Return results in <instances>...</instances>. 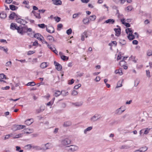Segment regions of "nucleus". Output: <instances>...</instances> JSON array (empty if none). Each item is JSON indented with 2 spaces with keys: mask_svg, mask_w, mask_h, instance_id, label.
Returning a JSON list of instances; mask_svg holds the SVG:
<instances>
[{
  "mask_svg": "<svg viewBox=\"0 0 152 152\" xmlns=\"http://www.w3.org/2000/svg\"><path fill=\"white\" fill-rule=\"evenodd\" d=\"M12 64V62L11 61L7 62L6 64V66H10Z\"/></svg>",
  "mask_w": 152,
  "mask_h": 152,
  "instance_id": "obj_61",
  "label": "nucleus"
},
{
  "mask_svg": "<svg viewBox=\"0 0 152 152\" xmlns=\"http://www.w3.org/2000/svg\"><path fill=\"white\" fill-rule=\"evenodd\" d=\"M81 85L80 84H79L77 85H76L74 86V88L76 89H78L79 87H81Z\"/></svg>",
  "mask_w": 152,
  "mask_h": 152,
  "instance_id": "obj_57",
  "label": "nucleus"
},
{
  "mask_svg": "<svg viewBox=\"0 0 152 152\" xmlns=\"http://www.w3.org/2000/svg\"><path fill=\"white\" fill-rule=\"evenodd\" d=\"M126 64V62L124 60H121L119 62V65L122 67L123 66Z\"/></svg>",
  "mask_w": 152,
  "mask_h": 152,
  "instance_id": "obj_35",
  "label": "nucleus"
},
{
  "mask_svg": "<svg viewBox=\"0 0 152 152\" xmlns=\"http://www.w3.org/2000/svg\"><path fill=\"white\" fill-rule=\"evenodd\" d=\"M16 125L18 130H20L26 127V126L25 125Z\"/></svg>",
  "mask_w": 152,
  "mask_h": 152,
  "instance_id": "obj_32",
  "label": "nucleus"
},
{
  "mask_svg": "<svg viewBox=\"0 0 152 152\" xmlns=\"http://www.w3.org/2000/svg\"><path fill=\"white\" fill-rule=\"evenodd\" d=\"M61 94V92L59 91H56L54 93V95L55 96L57 97Z\"/></svg>",
  "mask_w": 152,
  "mask_h": 152,
  "instance_id": "obj_31",
  "label": "nucleus"
},
{
  "mask_svg": "<svg viewBox=\"0 0 152 152\" xmlns=\"http://www.w3.org/2000/svg\"><path fill=\"white\" fill-rule=\"evenodd\" d=\"M72 104L75 107H79L81 106L83 104V102H78L75 103H72Z\"/></svg>",
  "mask_w": 152,
  "mask_h": 152,
  "instance_id": "obj_16",
  "label": "nucleus"
},
{
  "mask_svg": "<svg viewBox=\"0 0 152 152\" xmlns=\"http://www.w3.org/2000/svg\"><path fill=\"white\" fill-rule=\"evenodd\" d=\"M36 85L35 83L34 82H32L28 83L26 85V86H33Z\"/></svg>",
  "mask_w": 152,
  "mask_h": 152,
  "instance_id": "obj_36",
  "label": "nucleus"
},
{
  "mask_svg": "<svg viewBox=\"0 0 152 152\" xmlns=\"http://www.w3.org/2000/svg\"><path fill=\"white\" fill-rule=\"evenodd\" d=\"M148 148L146 146L142 147L140 148V152H144L148 150Z\"/></svg>",
  "mask_w": 152,
  "mask_h": 152,
  "instance_id": "obj_25",
  "label": "nucleus"
},
{
  "mask_svg": "<svg viewBox=\"0 0 152 152\" xmlns=\"http://www.w3.org/2000/svg\"><path fill=\"white\" fill-rule=\"evenodd\" d=\"M34 37L39 41L42 39V38H43V37L40 34L38 33L35 34Z\"/></svg>",
  "mask_w": 152,
  "mask_h": 152,
  "instance_id": "obj_9",
  "label": "nucleus"
},
{
  "mask_svg": "<svg viewBox=\"0 0 152 152\" xmlns=\"http://www.w3.org/2000/svg\"><path fill=\"white\" fill-rule=\"evenodd\" d=\"M120 43L122 45H121V47H123V45H124L126 44V41L124 40H121L120 42Z\"/></svg>",
  "mask_w": 152,
  "mask_h": 152,
  "instance_id": "obj_42",
  "label": "nucleus"
},
{
  "mask_svg": "<svg viewBox=\"0 0 152 152\" xmlns=\"http://www.w3.org/2000/svg\"><path fill=\"white\" fill-rule=\"evenodd\" d=\"M99 115L98 114H96L93 116L91 117L90 119V121L92 122H95L98 120L100 118H98Z\"/></svg>",
  "mask_w": 152,
  "mask_h": 152,
  "instance_id": "obj_4",
  "label": "nucleus"
},
{
  "mask_svg": "<svg viewBox=\"0 0 152 152\" xmlns=\"http://www.w3.org/2000/svg\"><path fill=\"white\" fill-rule=\"evenodd\" d=\"M66 104L65 103H62L61 104V107L62 108H64L66 107Z\"/></svg>",
  "mask_w": 152,
  "mask_h": 152,
  "instance_id": "obj_64",
  "label": "nucleus"
},
{
  "mask_svg": "<svg viewBox=\"0 0 152 152\" xmlns=\"http://www.w3.org/2000/svg\"><path fill=\"white\" fill-rule=\"evenodd\" d=\"M122 86L121 83L120 81H118L117 84V86H116V88H118L121 87Z\"/></svg>",
  "mask_w": 152,
  "mask_h": 152,
  "instance_id": "obj_54",
  "label": "nucleus"
},
{
  "mask_svg": "<svg viewBox=\"0 0 152 152\" xmlns=\"http://www.w3.org/2000/svg\"><path fill=\"white\" fill-rule=\"evenodd\" d=\"M147 55L149 56L152 55V50H149L147 52Z\"/></svg>",
  "mask_w": 152,
  "mask_h": 152,
  "instance_id": "obj_46",
  "label": "nucleus"
},
{
  "mask_svg": "<svg viewBox=\"0 0 152 152\" xmlns=\"http://www.w3.org/2000/svg\"><path fill=\"white\" fill-rule=\"evenodd\" d=\"M125 110V107L123 106H121L115 110V113L116 115H121Z\"/></svg>",
  "mask_w": 152,
  "mask_h": 152,
  "instance_id": "obj_3",
  "label": "nucleus"
},
{
  "mask_svg": "<svg viewBox=\"0 0 152 152\" xmlns=\"http://www.w3.org/2000/svg\"><path fill=\"white\" fill-rule=\"evenodd\" d=\"M17 15L14 12H13L9 16V18L10 19H13Z\"/></svg>",
  "mask_w": 152,
  "mask_h": 152,
  "instance_id": "obj_24",
  "label": "nucleus"
},
{
  "mask_svg": "<svg viewBox=\"0 0 152 152\" xmlns=\"http://www.w3.org/2000/svg\"><path fill=\"white\" fill-rule=\"evenodd\" d=\"M61 94L64 96H65L66 95H67L69 94L68 92L66 90H63L61 91Z\"/></svg>",
  "mask_w": 152,
  "mask_h": 152,
  "instance_id": "obj_29",
  "label": "nucleus"
},
{
  "mask_svg": "<svg viewBox=\"0 0 152 152\" xmlns=\"http://www.w3.org/2000/svg\"><path fill=\"white\" fill-rule=\"evenodd\" d=\"M72 124V122L70 121H67L65 122L63 124V126L64 127H67L71 126Z\"/></svg>",
  "mask_w": 152,
  "mask_h": 152,
  "instance_id": "obj_11",
  "label": "nucleus"
},
{
  "mask_svg": "<svg viewBox=\"0 0 152 152\" xmlns=\"http://www.w3.org/2000/svg\"><path fill=\"white\" fill-rule=\"evenodd\" d=\"M10 9L12 10H15L17 9L18 7L13 5H11L10 6Z\"/></svg>",
  "mask_w": 152,
  "mask_h": 152,
  "instance_id": "obj_27",
  "label": "nucleus"
},
{
  "mask_svg": "<svg viewBox=\"0 0 152 152\" xmlns=\"http://www.w3.org/2000/svg\"><path fill=\"white\" fill-rule=\"evenodd\" d=\"M146 71L147 76L149 77H150V75L149 71V70H146Z\"/></svg>",
  "mask_w": 152,
  "mask_h": 152,
  "instance_id": "obj_63",
  "label": "nucleus"
},
{
  "mask_svg": "<svg viewBox=\"0 0 152 152\" xmlns=\"http://www.w3.org/2000/svg\"><path fill=\"white\" fill-rule=\"evenodd\" d=\"M54 64L56 66V69L58 71H61L62 69V66L58 63L56 62L55 61L54 62Z\"/></svg>",
  "mask_w": 152,
  "mask_h": 152,
  "instance_id": "obj_5",
  "label": "nucleus"
},
{
  "mask_svg": "<svg viewBox=\"0 0 152 152\" xmlns=\"http://www.w3.org/2000/svg\"><path fill=\"white\" fill-rule=\"evenodd\" d=\"M25 122L27 125H29L33 123V119H28L26 120Z\"/></svg>",
  "mask_w": 152,
  "mask_h": 152,
  "instance_id": "obj_18",
  "label": "nucleus"
},
{
  "mask_svg": "<svg viewBox=\"0 0 152 152\" xmlns=\"http://www.w3.org/2000/svg\"><path fill=\"white\" fill-rule=\"evenodd\" d=\"M151 129H148V128H147L144 131V134H146L148 133L149 131Z\"/></svg>",
  "mask_w": 152,
  "mask_h": 152,
  "instance_id": "obj_53",
  "label": "nucleus"
},
{
  "mask_svg": "<svg viewBox=\"0 0 152 152\" xmlns=\"http://www.w3.org/2000/svg\"><path fill=\"white\" fill-rule=\"evenodd\" d=\"M78 94V92L75 90H73L72 91V95L73 96H75L77 95Z\"/></svg>",
  "mask_w": 152,
  "mask_h": 152,
  "instance_id": "obj_45",
  "label": "nucleus"
},
{
  "mask_svg": "<svg viewBox=\"0 0 152 152\" xmlns=\"http://www.w3.org/2000/svg\"><path fill=\"white\" fill-rule=\"evenodd\" d=\"M114 30L115 32V35L116 36H118L119 34H121V29L120 28H115Z\"/></svg>",
  "mask_w": 152,
  "mask_h": 152,
  "instance_id": "obj_13",
  "label": "nucleus"
},
{
  "mask_svg": "<svg viewBox=\"0 0 152 152\" xmlns=\"http://www.w3.org/2000/svg\"><path fill=\"white\" fill-rule=\"evenodd\" d=\"M47 66V62H43L40 65V67L42 69H44Z\"/></svg>",
  "mask_w": 152,
  "mask_h": 152,
  "instance_id": "obj_26",
  "label": "nucleus"
},
{
  "mask_svg": "<svg viewBox=\"0 0 152 152\" xmlns=\"http://www.w3.org/2000/svg\"><path fill=\"white\" fill-rule=\"evenodd\" d=\"M12 135V134H10L8 135H7L5 136L4 137V140H6L8 139L9 138V137H11Z\"/></svg>",
  "mask_w": 152,
  "mask_h": 152,
  "instance_id": "obj_60",
  "label": "nucleus"
},
{
  "mask_svg": "<svg viewBox=\"0 0 152 152\" xmlns=\"http://www.w3.org/2000/svg\"><path fill=\"white\" fill-rule=\"evenodd\" d=\"M38 26L39 27L41 28H44L46 27H47V26L45 25L44 24H38Z\"/></svg>",
  "mask_w": 152,
  "mask_h": 152,
  "instance_id": "obj_38",
  "label": "nucleus"
},
{
  "mask_svg": "<svg viewBox=\"0 0 152 152\" xmlns=\"http://www.w3.org/2000/svg\"><path fill=\"white\" fill-rule=\"evenodd\" d=\"M44 109V107L41 106L39 109L36 110V112L38 113H39L42 112Z\"/></svg>",
  "mask_w": 152,
  "mask_h": 152,
  "instance_id": "obj_20",
  "label": "nucleus"
},
{
  "mask_svg": "<svg viewBox=\"0 0 152 152\" xmlns=\"http://www.w3.org/2000/svg\"><path fill=\"white\" fill-rule=\"evenodd\" d=\"M111 44H113V47H115L116 45V42L115 41H112L111 43H110L109 44V45L110 46H111Z\"/></svg>",
  "mask_w": 152,
  "mask_h": 152,
  "instance_id": "obj_40",
  "label": "nucleus"
},
{
  "mask_svg": "<svg viewBox=\"0 0 152 152\" xmlns=\"http://www.w3.org/2000/svg\"><path fill=\"white\" fill-rule=\"evenodd\" d=\"M89 19L87 18H84L83 20V22L85 24H88L89 23Z\"/></svg>",
  "mask_w": 152,
  "mask_h": 152,
  "instance_id": "obj_21",
  "label": "nucleus"
},
{
  "mask_svg": "<svg viewBox=\"0 0 152 152\" xmlns=\"http://www.w3.org/2000/svg\"><path fill=\"white\" fill-rule=\"evenodd\" d=\"M68 148V150L69 151L74 152L77 151L78 149V147L76 145H71L67 146Z\"/></svg>",
  "mask_w": 152,
  "mask_h": 152,
  "instance_id": "obj_2",
  "label": "nucleus"
},
{
  "mask_svg": "<svg viewBox=\"0 0 152 152\" xmlns=\"http://www.w3.org/2000/svg\"><path fill=\"white\" fill-rule=\"evenodd\" d=\"M19 27L17 26L16 24L13 23H11L10 26V28L13 30H17L18 28H19Z\"/></svg>",
  "mask_w": 152,
  "mask_h": 152,
  "instance_id": "obj_8",
  "label": "nucleus"
},
{
  "mask_svg": "<svg viewBox=\"0 0 152 152\" xmlns=\"http://www.w3.org/2000/svg\"><path fill=\"white\" fill-rule=\"evenodd\" d=\"M7 17V14L4 12L0 13V18L1 19H4Z\"/></svg>",
  "mask_w": 152,
  "mask_h": 152,
  "instance_id": "obj_17",
  "label": "nucleus"
},
{
  "mask_svg": "<svg viewBox=\"0 0 152 152\" xmlns=\"http://www.w3.org/2000/svg\"><path fill=\"white\" fill-rule=\"evenodd\" d=\"M127 37L129 40H133L135 38L134 35L132 34H129Z\"/></svg>",
  "mask_w": 152,
  "mask_h": 152,
  "instance_id": "obj_28",
  "label": "nucleus"
},
{
  "mask_svg": "<svg viewBox=\"0 0 152 152\" xmlns=\"http://www.w3.org/2000/svg\"><path fill=\"white\" fill-rule=\"evenodd\" d=\"M87 32L85 31L83 34L81 35V40L82 41H84V40L85 37H87Z\"/></svg>",
  "mask_w": 152,
  "mask_h": 152,
  "instance_id": "obj_22",
  "label": "nucleus"
},
{
  "mask_svg": "<svg viewBox=\"0 0 152 152\" xmlns=\"http://www.w3.org/2000/svg\"><path fill=\"white\" fill-rule=\"evenodd\" d=\"M115 72L116 74H118L120 75H122L123 74L122 72V69L121 68H120L118 70H116Z\"/></svg>",
  "mask_w": 152,
  "mask_h": 152,
  "instance_id": "obj_14",
  "label": "nucleus"
},
{
  "mask_svg": "<svg viewBox=\"0 0 152 152\" xmlns=\"http://www.w3.org/2000/svg\"><path fill=\"white\" fill-rule=\"evenodd\" d=\"M50 49L56 54H57L58 51L56 49V48H50Z\"/></svg>",
  "mask_w": 152,
  "mask_h": 152,
  "instance_id": "obj_44",
  "label": "nucleus"
},
{
  "mask_svg": "<svg viewBox=\"0 0 152 152\" xmlns=\"http://www.w3.org/2000/svg\"><path fill=\"white\" fill-rule=\"evenodd\" d=\"M81 14V12H79L77 13H75L73 15V18H75L78 17L79 15Z\"/></svg>",
  "mask_w": 152,
  "mask_h": 152,
  "instance_id": "obj_37",
  "label": "nucleus"
},
{
  "mask_svg": "<svg viewBox=\"0 0 152 152\" xmlns=\"http://www.w3.org/2000/svg\"><path fill=\"white\" fill-rule=\"evenodd\" d=\"M47 39L49 40L50 42H52L54 41L53 37L51 36H48L47 37Z\"/></svg>",
  "mask_w": 152,
  "mask_h": 152,
  "instance_id": "obj_33",
  "label": "nucleus"
},
{
  "mask_svg": "<svg viewBox=\"0 0 152 152\" xmlns=\"http://www.w3.org/2000/svg\"><path fill=\"white\" fill-rule=\"evenodd\" d=\"M46 30L47 32L50 33H53L55 32L54 28L52 26H48V28L46 27Z\"/></svg>",
  "mask_w": 152,
  "mask_h": 152,
  "instance_id": "obj_6",
  "label": "nucleus"
},
{
  "mask_svg": "<svg viewBox=\"0 0 152 152\" xmlns=\"http://www.w3.org/2000/svg\"><path fill=\"white\" fill-rule=\"evenodd\" d=\"M0 49L1 50L4 51L7 53H8L7 52L8 51V49L7 48H0Z\"/></svg>",
  "mask_w": 152,
  "mask_h": 152,
  "instance_id": "obj_56",
  "label": "nucleus"
},
{
  "mask_svg": "<svg viewBox=\"0 0 152 152\" xmlns=\"http://www.w3.org/2000/svg\"><path fill=\"white\" fill-rule=\"evenodd\" d=\"M74 83V80L73 79H72L70 81H68V84L69 85L72 84Z\"/></svg>",
  "mask_w": 152,
  "mask_h": 152,
  "instance_id": "obj_62",
  "label": "nucleus"
},
{
  "mask_svg": "<svg viewBox=\"0 0 152 152\" xmlns=\"http://www.w3.org/2000/svg\"><path fill=\"white\" fill-rule=\"evenodd\" d=\"M44 145L45 146V148H41L40 149V150L45 151L47 149H50L51 147V144L49 143H48L45 144Z\"/></svg>",
  "mask_w": 152,
  "mask_h": 152,
  "instance_id": "obj_10",
  "label": "nucleus"
},
{
  "mask_svg": "<svg viewBox=\"0 0 152 152\" xmlns=\"http://www.w3.org/2000/svg\"><path fill=\"white\" fill-rule=\"evenodd\" d=\"M96 17L95 15L90 16L89 17V20L91 21H94L96 19Z\"/></svg>",
  "mask_w": 152,
  "mask_h": 152,
  "instance_id": "obj_34",
  "label": "nucleus"
},
{
  "mask_svg": "<svg viewBox=\"0 0 152 152\" xmlns=\"http://www.w3.org/2000/svg\"><path fill=\"white\" fill-rule=\"evenodd\" d=\"M35 52V50H33V51H29L27 53V55H32V54H33Z\"/></svg>",
  "mask_w": 152,
  "mask_h": 152,
  "instance_id": "obj_50",
  "label": "nucleus"
},
{
  "mask_svg": "<svg viewBox=\"0 0 152 152\" xmlns=\"http://www.w3.org/2000/svg\"><path fill=\"white\" fill-rule=\"evenodd\" d=\"M34 16L35 17L38 18V19H39L41 18V17L40 16V14L39 13H37Z\"/></svg>",
  "mask_w": 152,
  "mask_h": 152,
  "instance_id": "obj_43",
  "label": "nucleus"
},
{
  "mask_svg": "<svg viewBox=\"0 0 152 152\" xmlns=\"http://www.w3.org/2000/svg\"><path fill=\"white\" fill-rule=\"evenodd\" d=\"M12 129L14 131H15L18 130L17 128L16 125H14L12 127Z\"/></svg>",
  "mask_w": 152,
  "mask_h": 152,
  "instance_id": "obj_47",
  "label": "nucleus"
},
{
  "mask_svg": "<svg viewBox=\"0 0 152 152\" xmlns=\"http://www.w3.org/2000/svg\"><path fill=\"white\" fill-rule=\"evenodd\" d=\"M0 77L2 79H7L6 76L3 73L0 74Z\"/></svg>",
  "mask_w": 152,
  "mask_h": 152,
  "instance_id": "obj_49",
  "label": "nucleus"
},
{
  "mask_svg": "<svg viewBox=\"0 0 152 152\" xmlns=\"http://www.w3.org/2000/svg\"><path fill=\"white\" fill-rule=\"evenodd\" d=\"M42 40H40V41H41L42 43L43 44H46L48 47H49V45L48 44V42L45 41V40L44 39V37H43V38H42Z\"/></svg>",
  "mask_w": 152,
  "mask_h": 152,
  "instance_id": "obj_39",
  "label": "nucleus"
},
{
  "mask_svg": "<svg viewBox=\"0 0 152 152\" xmlns=\"http://www.w3.org/2000/svg\"><path fill=\"white\" fill-rule=\"evenodd\" d=\"M61 59L64 61H65L66 60H67L69 59V58L68 57H67L64 55L61 56Z\"/></svg>",
  "mask_w": 152,
  "mask_h": 152,
  "instance_id": "obj_41",
  "label": "nucleus"
},
{
  "mask_svg": "<svg viewBox=\"0 0 152 152\" xmlns=\"http://www.w3.org/2000/svg\"><path fill=\"white\" fill-rule=\"evenodd\" d=\"M16 21L18 23L23 25H25L27 23V22L24 20L20 18H17Z\"/></svg>",
  "mask_w": 152,
  "mask_h": 152,
  "instance_id": "obj_7",
  "label": "nucleus"
},
{
  "mask_svg": "<svg viewBox=\"0 0 152 152\" xmlns=\"http://www.w3.org/2000/svg\"><path fill=\"white\" fill-rule=\"evenodd\" d=\"M92 129V126H89L86 129H85L84 130V133L85 134H87V132L91 130Z\"/></svg>",
  "mask_w": 152,
  "mask_h": 152,
  "instance_id": "obj_30",
  "label": "nucleus"
},
{
  "mask_svg": "<svg viewBox=\"0 0 152 152\" xmlns=\"http://www.w3.org/2000/svg\"><path fill=\"white\" fill-rule=\"evenodd\" d=\"M53 3L56 5H60L61 4L62 2L60 0H52Z\"/></svg>",
  "mask_w": 152,
  "mask_h": 152,
  "instance_id": "obj_12",
  "label": "nucleus"
},
{
  "mask_svg": "<svg viewBox=\"0 0 152 152\" xmlns=\"http://www.w3.org/2000/svg\"><path fill=\"white\" fill-rule=\"evenodd\" d=\"M23 27H21L20 28L19 27V28H18V29H17L18 32L20 34H21V35H23Z\"/></svg>",
  "mask_w": 152,
  "mask_h": 152,
  "instance_id": "obj_23",
  "label": "nucleus"
},
{
  "mask_svg": "<svg viewBox=\"0 0 152 152\" xmlns=\"http://www.w3.org/2000/svg\"><path fill=\"white\" fill-rule=\"evenodd\" d=\"M115 22V21L113 19H110L105 20L104 23H109L110 24H113Z\"/></svg>",
  "mask_w": 152,
  "mask_h": 152,
  "instance_id": "obj_15",
  "label": "nucleus"
},
{
  "mask_svg": "<svg viewBox=\"0 0 152 152\" xmlns=\"http://www.w3.org/2000/svg\"><path fill=\"white\" fill-rule=\"evenodd\" d=\"M61 144L63 146L67 147V145H69L71 143V139L69 138H67L62 140L61 141Z\"/></svg>",
  "mask_w": 152,
  "mask_h": 152,
  "instance_id": "obj_1",
  "label": "nucleus"
},
{
  "mask_svg": "<svg viewBox=\"0 0 152 152\" xmlns=\"http://www.w3.org/2000/svg\"><path fill=\"white\" fill-rule=\"evenodd\" d=\"M126 33L128 34H132L133 31L131 28H127L125 30Z\"/></svg>",
  "mask_w": 152,
  "mask_h": 152,
  "instance_id": "obj_19",
  "label": "nucleus"
},
{
  "mask_svg": "<svg viewBox=\"0 0 152 152\" xmlns=\"http://www.w3.org/2000/svg\"><path fill=\"white\" fill-rule=\"evenodd\" d=\"M136 57L135 56H131L129 58V60L132 61L133 60L135 59Z\"/></svg>",
  "mask_w": 152,
  "mask_h": 152,
  "instance_id": "obj_59",
  "label": "nucleus"
},
{
  "mask_svg": "<svg viewBox=\"0 0 152 152\" xmlns=\"http://www.w3.org/2000/svg\"><path fill=\"white\" fill-rule=\"evenodd\" d=\"M63 27V25L61 24H59L57 26V29L58 30H60L61 28Z\"/></svg>",
  "mask_w": 152,
  "mask_h": 152,
  "instance_id": "obj_48",
  "label": "nucleus"
},
{
  "mask_svg": "<svg viewBox=\"0 0 152 152\" xmlns=\"http://www.w3.org/2000/svg\"><path fill=\"white\" fill-rule=\"evenodd\" d=\"M72 32V30L71 28H69L66 31V33L68 35L71 34Z\"/></svg>",
  "mask_w": 152,
  "mask_h": 152,
  "instance_id": "obj_55",
  "label": "nucleus"
},
{
  "mask_svg": "<svg viewBox=\"0 0 152 152\" xmlns=\"http://www.w3.org/2000/svg\"><path fill=\"white\" fill-rule=\"evenodd\" d=\"M130 147L129 146L127 145H122L121 146V147L120 148L121 149H128Z\"/></svg>",
  "mask_w": 152,
  "mask_h": 152,
  "instance_id": "obj_51",
  "label": "nucleus"
},
{
  "mask_svg": "<svg viewBox=\"0 0 152 152\" xmlns=\"http://www.w3.org/2000/svg\"><path fill=\"white\" fill-rule=\"evenodd\" d=\"M54 19L57 22H58L60 20V18L58 17H55Z\"/></svg>",
  "mask_w": 152,
  "mask_h": 152,
  "instance_id": "obj_58",
  "label": "nucleus"
},
{
  "mask_svg": "<svg viewBox=\"0 0 152 152\" xmlns=\"http://www.w3.org/2000/svg\"><path fill=\"white\" fill-rule=\"evenodd\" d=\"M25 147L27 149L29 150L32 148V146L30 144H28L25 146Z\"/></svg>",
  "mask_w": 152,
  "mask_h": 152,
  "instance_id": "obj_52",
  "label": "nucleus"
}]
</instances>
